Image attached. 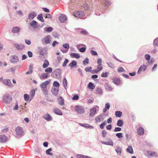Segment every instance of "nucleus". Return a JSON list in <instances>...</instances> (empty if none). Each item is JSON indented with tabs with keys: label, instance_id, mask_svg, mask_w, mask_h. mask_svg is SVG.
<instances>
[{
	"label": "nucleus",
	"instance_id": "1",
	"mask_svg": "<svg viewBox=\"0 0 158 158\" xmlns=\"http://www.w3.org/2000/svg\"><path fill=\"white\" fill-rule=\"evenodd\" d=\"M2 101L6 104H9L12 100L11 96L9 94L4 95L2 98Z\"/></svg>",
	"mask_w": 158,
	"mask_h": 158
},
{
	"label": "nucleus",
	"instance_id": "2",
	"mask_svg": "<svg viewBox=\"0 0 158 158\" xmlns=\"http://www.w3.org/2000/svg\"><path fill=\"white\" fill-rule=\"evenodd\" d=\"M61 69H58L53 71L52 73V77H53L58 78L60 77Z\"/></svg>",
	"mask_w": 158,
	"mask_h": 158
},
{
	"label": "nucleus",
	"instance_id": "3",
	"mask_svg": "<svg viewBox=\"0 0 158 158\" xmlns=\"http://www.w3.org/2000/svg\"><path fill=\"white\" fill-rule=\"evenodd\" d=\"M99 107L98 106H95L90 110V113L89 114V117H93L96 113L97 110H98Z\"/></svg>",
	"mask_w": 158,
	"mask_h": 158
},
{
	"label": "nucleus",
	"instance_id": "4",
	"mask_svg": "<svg viewBox=\"0 0 158 158\" xmlns=\"http://www.w3.org/2000/svg\"><path fill=\"white\" fill-rule=\"evenodd\" d=\"M15 131L16 135L19 137L22 136L23 134V128L20 127H17L15 129Z\"/></svg>",
	"mask_w": 158,
	"mask_h": 158
},
{
	"label": "nucleus",
	"instance_id": "5",
	"mask_svg": "<svg viewBox=\"0 0 158 158\" xmlns=\"http://www.w3.org/2000/svg\"><path fill=\"white\" fill-rule=\"evenodd\" d=\"M51 36L48 35L44 37V39L41 40L42 44L44 45H45L49 44L51 41Z\"/></svg>",
	"mask_w": 158,
	"mask_h": 158
},
{
	"label": "nucleus",
	"instance_id": "6",
	"mask_svg": "<svg viewBox=\"0 0 158 158\" xmlns=\"http://www.w3.org/2000/svg\"><path fill=\"white\" fill-rule=\"evenodd\" d=\"M75 110L79 114H82L84 112V108L80 106H77L75 108Z\"/></svg>",
	"mask_w": 158,
	"mask_h": 158
},
{
	"label": "nucleus",
	"instance_id": "7",
	"mask_svg": "<svg viewBox=\"0 0 158 158\" xmlns=\"http://www.w3.org/2000/svg\"><path fill=\"white\" fill-rule=\"evenodd\" d=\"M67 18L64 15H61L58 18V20L61 23H64L67 20Z\"/></svg>",
	"mask_w": 158,
	"mask_h": 158
},
{
	"label": "nucleus",
	"instance_id": "8",
	"mask_svg": "<svg viewBox=\"0 0 158 158\" xmlns=\"http://www.w3.org/2000/svg\"><path fill=\"white\" fill-rule=\"evenodd\" d=\"M73 15L77 18L81 19L84 16V12L83 11H78L74 14Z\"/></svg>",
	"mask_w": 158,
	"mask_h": 158
},
{
	"label": "nucleus",
	"instance_id": "9",
	"mask_svg": "<svg viewBox=\"0 0 158 158\" xmlns=\"http://www.w3.org/2000/svg\"><path fill=\"white\" fill-rule=\"evenodd\" d=\"M19 60L18 57L16 56H13L10 57V61L12 63H16Z\"/></svg>",
	"mask_w": 158,
	"mask_h": 158
},
{
	"label": "nucleus",
	"instance_id": "10",
	"mask_svg": "<svg viewBox=\"0 0 158 158\" xmlns=\"http://www.w3.org/2000/svg\"><path fill=\"white\" fill-rule=\"evenodd\" d=\"M14 46L18 50H21L23 49L24 48H25V46L23 44H19L17 43L14 44Z\"/></svg>",
	"mask_w": 158,
	"mask_h": 158
},
{
	"label": "nucleus",
	"instance_id": "11",
	"mask_svg": "<svg viewBox=\"0 0 158 158\" xmlns=\"http://www.w3.org/2000/svg\"><path fill=\"white\" fill-rule=\"evenodd\" d=\"M7 137L5 135H0V142L4 143L7 141Z\"/></svg>",
	"mask_w": 158,
	"mask_h": 158
},
{
	"label": "nucleus",
	"instance_id": "12",
	"mask_svg": "<svg viewBox=\"0 0 158 158\" xmlns=\"http://www.w3.org/2000/svg\"><path fill=\"white\" fill-rule=\"evenodd\" d=\"M38 52L40 55L45 56L46 54V48L41 47L38 48Z\"/></svg>",
	"mask_w": 158,
	"mask_h": 158
},
{
	"label": "nucleus",
	"instance_id": "13",
	"mask_svg": "<svg viewBox=\"0 0 158 158\" xmlns=\"http://www.w3.org/2000/svg\"><path fill=\"white\" fill-rule=\"evenodd\" d=\"M37 22L35 20H33L30 23V24L33 29H36L38 27V25L37 24Z\"/></svg>",
	"mask_w": 158,
	"mask_h": 158
},
{
	"label": "nucleus",
	"instance_id": "14",
	"mask_svg": "<svg viewBox=\"0 0 158 158\" xmlns=\"http://www.w3.org/2000/svg\"><path fill=\"white\" fill-rule=\"evenodd\" d=\"M43 118L48 121H50L52 119V116L49 114L47 113L43 116Z\"/></svg>",
	"mask_w": 158,
	"mask_h": 158
},
{
	"label": "nucleus",
	"instance_id": "15",
	"mask_svg": "<svg viewBox=\"0 0 158 158\" xmlns=\"http://www.w3.org/2000/svg\"><path fill=\"white\" fill-rule=\"evenodd\" d=\"M113 82L117 85L121 84V80L118 77H113L112 79Z\"/></svg>",
	"mask_w": 158,
	"mask_h": 158
},
{
	"label": "nucleus",
	"instance_id": "16",
	"mask_svg": "<svg viewBox=\"0 0 158 158\" xmlns=\"http://www.w3.org/2000/svg\"><path fill=\"white\" fill-rule=\"evenodd\" d=\"M101 2L102 3H104V4H103L104 9L107 8L108 6L110 4V2L108 1V0H102Z\"/></svg>",
	"mask_w": 158,
	"mask_h": 158
},
{
	"label": "nucleus",
	"instance_id": "17",
	"mask_svg": "<svg viewBox=\"0 0 158 158\" xmlns=\"http://www.w3.org/2000/svg\"><path fill=\"white\" fill-rule=\"evenodd\" d=\"M104 119V118L103 115H100L96 117L95 118V120L97 122H100L103 121Z\"/></svg>",
	"mask_w": 158,
	"mask_h": 158
},
{
	"label": "nucleus",
	"instance_id": "18",
	"mask_svg": "<svg viewBox=\"0 0 158 158\" xmlns=\"http://www.w3.org/2000/svg\"><path fill=\"white\" fill-rule=\"evenodd\" d=\"M36 16V14L35 12H33L30 13L28 16L29 20H31Z\"/></svg>",
	"mask_w": 158,
	"mask_h": 158
},
{
	"label": "nucleus",
	"instance_id": "19",
	"mask_svg": "<svg viewBox=\"0 0 158 158\" xmlns=\"http://www.w3.org/2000/svg\"><path fill=\"white\" fill-rule=\"evenodd\" d=\"M81 7L82 9L84 10H89V8L88 6V5L86 2H85L83 4L81 5Z\"/></svg>",
	"mask_w": 158,
	"mask_h": 158
},
{
	"label": "nucleus",
	"instance_id": "20",
	"mask_svg": "<svg viewBox=\"0 0 158 158\" xmlns=\"http://www.w3.org/2000/svg\"><path fill=\"white\" fill-rule=\"evenodd\" d=\"M21 28L19 27H15L12 28V31L14 33H17L20 31Z\"/></svg>",
	"mask_w": 158,
	"mask_h": 158
},
{
	"label": "nucleus",
	"instance_id": "21",
	"mask_svg": "<svg viewBox=\"0 0 158 158\" xmlns=\"http://www.w3.org/2000/svg\"><path fill=\"white\" fill-rule=\"evenodd\" d=\"M50 83V81L47 80L42 83L40 85V87L42 89L46 88L47 85Z\"/></svg>",
	"mask_w": 158,
	"mask_h": 158
},
{
	"label": "nucleus",
	"instance_id": "22",
	"mask_svg": "<svg viewBox=\"0 0 158 158\" xmlns=\"http://www.w3.org/2000/svg\"><path fill=\"white\" fill-rule=\"evenodd\" d=\"M2 83L5 85H8L10 86L11 85H12L11 81L10 79H4L2 81Z\"/></svg>",
	"mask_w": 158,
	"mask_h": 158
},
{
	"label": "nucleus",
	"instance_id": "23",
	"mask_svg": "<svg viewBox=\"0 0 158 158\" xmlns=\"http://www.w3.org/2000/svg\"><path fill=\"white\" fill-rule=\"evenodd\" d=\"M138 134L140 135H142L144 133V130L143 128L141 127H139L137 130Z\"/></svg>",
	"mask_w": 158,
	"mask_h": 158
},
{
	"label": "nucleus",
	"instance_id": "24",
	"mask_svg": "<svg viewBox=\"0 0 158 158\" xmlns=\"http://www.w3.org/2000/svg\"><path fill=\"white\" fill-rule=\"evenodd\" d=\"M109 140V141L106 142V141H102L101 143L102 144H106L109 145H111L113 146V142L111 140V139L110 138L108 139Z\"/></svg>",
	"mask_w": 158,
	"mask_h": 158
},
{
	"label": "nucleus",
	"instance_id": "25",
	"mask_svg": "<svg viewBox=\"0 0 158 158\" xmlns=\"http://www.w3.org/2000/svg\"><path fill=\"white\" fill-rule=\"evenodd\" d=\"M53 112L55 114L57 115H62L63 114L62 111L59 109L57 108H54L53 110Z\"/></svg>",
	"mask_w": 158,
	"mask_h": 158
},
{
	"label": "nucleus",
	"instance_id": "26",
	"mask_svg": "<svg viewBox=\"0 0 158 158\" xmlns=\"http://www.w3.org/2000/svg\"><path fill=\"white\" fill-rule=\"evenodd\" d=\"M70 55L72 58H75L77 59H78L80 57V55L78 53L73 52L70 54Z\"/></svg>",
	"mask_w": 158,
	"mask_h": 158
},
{
	"label": "nucleus",
	"instance_id": "27",
	"mask_svg": "<svg viewBox=\"0 0 158 158\" xmlns=\"http://www.w3.org/2000/svg\"><path fill=\"white\" fill-rule=\"evenodd\" d=\"M110 107V105L109 102H107L106 103L105 105V108L103 110L104 113H105L107 110L109 109Z\"/></svg>",
	"mask_w": 158,
	"mask_h": 158
},
{
	"label": "nucleus",
	"instance_id": "28",
	"mask_svg": "<svg viewBox=\"0 0 158 158\" xmlns=\"http://www.w3.org/2000/svg\"><path fill=\"white\" fill-rule=\"evenodd\" d=\"M51 92L52 93V94L55 96H56L58 94V92L59 91L58 89H56L55 88H52L51 89Z\"/></svg>",
	"mask_w": 158,
	"mask_h": 158
},
{
	"label": "nucleus",
	"instance_id": "29",
	"mask_svg": "<svg viewBox=\"0 0 158 158\" xmlns=\"http://www.w3.org/2000/svg\"><path fill=\"white\" fill-rule=\"evenodd\" d=\"M76 29L77 31L80 32L81 34L83 35H87V32L85 30H81L82 29L81 28H77Z\"/></svg>",
	"mask_w": 158,
	"mask_h": 158
},
{
	"label": "nucleus",
	"instance_id": "30",
	"mask_svg": "<svg viewBox=\"0 0 158 158\" xmlns=\"http://www.w3.org/2000/svg\"><path fill=\"white\" fill-rule=\"evenodd\" d=\"M48 73H43L41 76L40 77V78L41 80H43L47 79L48 77Z\"/></svg>",
	"mask_w": 158,
	"mask_h": 158
},
{
	"label": "nucleus",
	"instance_id": "31",
	"mask_svg": "<svg viewBox=\"0 0 158 158\" xmlns=\"http://www.w3.org/2000/svg\"><path fill=\"white\" fill-rule=\"evenodd\" d=\"M53 30V28L52 27H44V31L45 32H52Z\"/></svg>",
	"mask_w": 158,
	"mask_h": 158
},
{
	"label": "nucleus",
	"instance_id": "32",
	"mask_svg": "<svg viewBox=\"0 0 158 158\" xmlns=\"http://www.w3.org/2000/svg\"><path fill=\"white\" fill-rule=\"evenodd\" d=\"M67 81L65 78H64L63 79V85L65 89H66L67 88Z\"/></svg>",
	"mask_w": 158,
	"mask_h": 158
},
{
	"label": "nucleus",
	"instance_id": "33",
	"mask_svg": "<svg viewBox=\"0 0 158 158\" xmlns=\"http://www.w3.org/2000/svg\"><path fill=\"white\" fill-rule=\"evenodd\" d=\"M96 94H102L103 92L102 90L100 87H98L96 89Z\"/></svg>",
	"mask_w": 158,
	"mask_h": 158
},
{
	"label": "nucleus",
	"instance_id": "34",
	"mask_svg": "<svg viewBox=\"0 0 158 158\" xmlns=\"http://www.w3.org/2000/svg\"><path fill=\"white\" fill-rule=\"evenodd\" d=\"M77 64V62L76 61L73 60L69 64V66L72 68H73L76 66Z\"/></svg>",
	"mask_w": 158,
	"mask_h": 158
},
{
	"label": "nucleus",
	"instance_id": "35",
	"mask_svg": "<svg viewBox=\"0 0 158 158\" xmlns=\"http://www.w3.org/2000/svg\"><path fill=\"white\" fill-rule=\"evenodd\" d=\"M127 151L130 154H132L133 153V151L131 146H129L127 149Z\"/></svg>",
	"mask_w": 158,
	"mask_h": 158
},
{
	"label": "nucleus",
	"instance_id": "36",
	"mask_svg": "<svg viewBox=\"0 0 158 158\" xmlns=\"http://www.w3.org/2000/svg\"><path fill=\"white\" fill-rule=\"evenodd\" d=\"M115 151L118 155L120 156L121 155L122 153V149L120 147L118 146L115 149Z\"/></svg>",
	"mask_w": 158,
	"mask_h": 158
},
{
	"label": "nucleus",
	"instance_id": "37",
	"mask_svg": "<svg viewBox=\"0 0 158 158\" xmlns=\"http://www.w3.org/2000/svg\"><path fill=\"white\" fill-rule=\"evenodd\" d=\"M37 19L42 22H44L42 14H40L38 15Z\"/></svg>",
	"mask_w": 158,
	"mask_h": 158
},
{
	"label": "nucleus",
	"instance_id": "38",
	"mask_svg": "<svg viewBox=\"0 0 158 158\" xmlns=\"http://www.w3.org/2000/svg\"><path fill=\"white\" fill-rule=\"evenodd\" d=\"M59 104L60 106H63L64 105V101L61 97H60L59 100Z\"/></svg>",
	"mask_w": 158,
	"mask_h": 158
},
{
	"label": "nucleus",
	"instance_id": "39",
	"mask_svg": "<svg viewBox=\"0 0 158 158\" xmlns=\"http://www.w3.org/2000/svg\"><path fill=\"white\" fill-rule=\"evenodd\" d=\"M33 69L32 65H30L29 69V71L26 72V74L27 75L31 73L33 71Z\"/></svg>",
	"mask_w": 158,
	"mask_h": 158
},
{
	"label": "nucleus",
	"instance_id": "40",
	"mask_svg": "<svg viewBox=\"0 0 158 158\" xmlns=\"http://www.w3.org/2000/svg\"><path fill=\"white\" fill-rule=\"evenodd\" d=\"M88 87L90 89H93L95 88V85L92 83L90 82L88 85Z\"/></svg>",
	"mask_w": 158,
	"mask_h": 158
},
{
	"label": "nucleus",
	"instance_id": "41",
	"mask_svg": "<svg viewBox=\"0 0 158 158\" xmlns=\"http://www.w3.org/2000/svg\"><path fill=\"white\" fill-rule=\"evenodd\" d=\"M49 62L48 61L45 60L43 64V67L44 68H46L49 65Z\"/></svg>",
	"mask_w": 158,
	"mask_h": 158
},
{
	"label": "nucleus",
	"instance_id": "42",
	"mask_svg": "<svg viewBox=\"0 0 158 158\" xmlns=\"http://www.w3.org/2000/svg\"><path fill=\"white\" fill-rule=\"evenodd\" d=\"M123 123L122 120H118L117 123V125L119 127H122L123 125Z\"/></svg>",
	"mask_w": 158,
	"mask_h": 158
},
{
	"label": "nucleus",
	"instance_id": "43",
	"mask_svg": "<svg viewBox=\"0 0 158 158\" xmlns=\"http://www.w3.org/2000/svg\"><path fill=\"white\" fill-rule=\"evenodd\" d=\"M147 153L151 156H155L156 153L155 152H152L151 151H148L147 152Z\"/></svg>",
	"mask_w": 158,
	"mask_h": 158
},
{
	"label": "nucleus",
	"instance_id": "44",
	"mask_svg": "<svg viewBox=\"0 0 158 158\" xmlns=\"http://www.w3.org/2000/svg\"><path fill=\"white\" fill-rule=\"evenodd\" d=\"M115 114L117 117L120 118L122 115V112L120 111H117L115 112Z\"/></svg>",
	"mask_w": 158,
	"mask_h": 158
},
{
	"label": "nucleus",
	"instance_id": "45",
	"mask_svg": "<svg viewBox=\"0 0 158 158\" xmlns=\"http://www.w3.org/2000/svg\"><path fill=\"white\" fill-rule=\"evenodd\" d=\"M83 127H84L86 128H90L91 129H93L94 128L93 126H91L88 124L87 123L84 124Z\"/></svg>",
	"mask_w": 158,
	"mask_h": 158
},
{
	"label": "nucleus",
	"instance_id": "46",
	"mask_svg": "<svg viewBox=\"0 0 158 158\" xmlns=\"http://www.w3.org/2000/svg\"><path fill=\"white\" fill-rule=\"evenodd\" d=\"M105 87L107 90H108L110 91H111L112 90V88L111 86L108 84H106L105 85Z\"/></svg>",
	"mask_w": 158,
	"mask_h": 158
},
{
	"label": "nucleus",
	"instance_id": "47",
	"mask_svg": "<svg viewBox=\"0 0 158 158\" xmlns=\"http://www.w3.org/2000/svg\"><path fill=\"white\" fill-rule=\"evenodd\" d=\"M52 148H50L48 149L46 151V153L50 155H53V154L52 152H50L52 151Z\"/></svg>",
	"mask_w": 158,
	"mask_h": 158
},
{
	"label": "nucleus",
	"instance_id": "48",
	"mask_svg": "<svg viewBox=\"0 0 158 158\" xmlns=\"http://www.w3.org/2000/svg\"><path fill=\"white\" fill-rule=\"evenodd\" d=\"M154 46H158V37L156 38L153 41Z\"/></svg>",
	"mask_w": 158,
	"mask_h": 158
},
{
	"label": "nucleus",
	"instance_id": "49",
	"mask_svg": "<svg viewBox=\"0 0 158 158\" xmlns=\"http://www.w3.org/2000/svg\"><path fill=\"white\" fill-rule=\"evenodd\" d=\"M52 69L51 67H48L45 70V71L48 73H51L52 72Z\"/></svg>",
	"mask_w": 158,
	"mask_h": 158
},
{
	"label": "nucleus",
	"instance_id": "50",
	"mask_svg": "<svg viewBox=\"0 0 158 158\" xmlns=\"http://www.w3.org/2000/svg\"><path fill=\"white\" fill-rule=\"evenodd\" d=\"M24 98L26 102H27L29 99V96L27 94H25L24 95Z\"/></svg>",
	"mask_w": 158,
	"mask_h": 158
},
{
	"label": "nucleus",
	"instance_id": "51",
	"mask_svg": "<svg viewBox=\"0 0 158 158\" xmlns=\"http://www.w3.org/2000/svg\"><path fill=\"white\" fill-rule=\"evenodd\" d=\"M42 90L43 91L44 94L45 96H48V91L46 88L42 89Z\"/></svg>",
	"mask_w": 158,
	"mask_h": 158
},
{
	"label": "nucleus",
	"instance_id": "52",
	"mask_svg": "<svg viewBox=\"0 0 158 158\" xmlns=\"http://www.w3.org/2000/svg\"><path fill=\"white\" fill-rule=\"evenodd\" d=\"M89 59L88 58H86L83 60V65H85L88 64L89 63Z\"/></svg>",
	"mask_w": 158,
	"mask_h": 158
},
{
	"label": "nucleus",
	"instance_id": "53",
	"mask_svg": "<svg viewBox=\"0 0 158 158\" xmlns=\"http://www.w3.org/2000/svg\"><path fill=\"white\" fill-rule=\"evenodd\" d=\"M106 124V121H104L103 122H102L101 124H100V127L101 129H103L104 128V126Z\"/></svg>",
	"mask_w": 158,
	"mask_h": 158
},
{
	"label": "nucleus",
	"instance_id": "54",
	"mask_svg": "<svg viewBox=\"0 0 158 158\" xmlns=\"http://www.w3.org/2000/svg\"><path fill=\"white\" fill-rule=\"evenodd\" d=\"M63 47L65 49H69V44L68 43L64 44L63 45Z\"/></svg>",
	"mask_w": 158,
	"mask_h": 158
},
{
	"label": "nucleus",
	"instance_id": "55",
	"mask_svg": "<svg viewBox=\"0 0 158 158\" xmlns=\"http://www.w3.org/2000/svg\"><path fill=\"white\" fill-rule=\"evenodd\" d=\"M69 62V60L68 59H65V60L64 62L63 63V65H62L63 67H64L65 66H66L67 64Z\"/></svg>",
	"mask_w": 158,
	"mask_h": 158
},
{
	"label": "nucleus",
	"instance_id": "56",
	"mask_svg": "<svg viewBox=\"0 0 158 158\" xmlns=\"http://www.w3.org/2000/svg\"><path fill=\"white\" fill-rule=\"evenodd\" d=\"M116 136L118 137V138H122L123 137V134L121 133H118L116 134Z\"/></svg>",
	"mask_w": 158,
	"mask_h": 158
},
{
	"label": "nucleus",
	"instance_id": "57",
	"mask_svg": "<svg viewBox=\"0 0 158 158\" xmlns=\"http://www.w3.org/2000/svg\"><path fill=\"white\" fill-rule=\"evenodd\" d=\"M102 136L103 138H105L107 134L106 131L105 130H103L102 131Z\"/></svg>",
	"mask_w": 158,
	"mask_h": 158
},
{
	"label": "nucleus",
	"instance_id": "58",
	"mask_svg": "<svg viewBox=\"0 0 158 158\" xmlns=\"http://www.w3.org/2000/svg\"><path fill=\"white\" fill-rule=\"evenodd\" d=\"M109 74L108 73L105 72V73H102L101 74L102 77H106L108 76V74Z\"/></svg>",
	"mask_w": 158,
	"mask_h": 158
},
{
	"label": "nucleus",
	"instance_id": "59",
	"mask_svg": "<svg viewBox=\"0 0 158 158\" xmlns=\"http://www.w3.org/2000/svg\"><path fill=\"white\" fill-rule=\"evenodd\" d=\"M150 56L149 54H146L145 55V59L147 61H148L150 60Z\"/></svg>",
	"mask_w": 158,
	"mask_h": 158
},
{
	"label": "nucleus",
	"instance_id": "60",
	"mask_svg": "<svg viewBox=\"0 0 158 158\" xmlns=\"http://www.w3.org/2000/svg\"><path fill=\"white\" fill-rule=\"evenodd\" d=\"M53 85L55 87H57L59 86L60 84L57 81H55L53 83Z\"/></svg>",
	"mask_w": 158,
	"mask_h": 158
},
{
	"label": "nucleus",
	"instance_id": "61",
	"mask_svg": "<svg viewBox=\"0 0 158 158\" xmlns=\"http://www.w3.org/2000/svg\"><path fill=\"white\" fill-rule=\"evenodd\" d=\"M79 98V96L77 94L74 95L72 98V100L73 101L76 100L78 99Z\"/></svg>",
	"mask_w": 158,
	"mask_h": 158
},
{
	"label": "nucleus",
	"instance_id": "62",
	"mask_svg": "<svg viewBox=\"0 0 158 158\" xmlns=\"http://www.w3.org/2000/svg\"><path fill=\"white\" fill-rule=\"evenodd\" d=\"M90 53L93 56H97L98 55L97 52L93 50H91Z\"/></svg>",
	"mask_w": 158,
	"mask_h": 158
},
{
	"label": "nucleus",
	"instance_id": "63",
	"mask_svg": "<svg viewBox=\"0 0 158 158\" xmlns=\"http://www.w3.org/2000/svg\"><path fill=\"white\" fill-rule=\"evenodd\" d=\"M92 69V68L91 67H86L85 69V70L86 72H91V69Z\"/></svg>",
	"mask_w": 158,
	"mask_h": 158
},
{
	"label": "nucleus",
	"instance_id": "64",
	"mask_svg": "<svg viewBox=\"0 0 158 158\" xmlns=\"http://www.w3.org/2000/svg\"><path fill=\"white\" fill-rule=\"evenodd\" d=\"M154 61V60L153 58H152L150 60L148 61V64L149 65H150L152 64Z\"/></svg>",
	"mask_w": 158,
	"mask_h": 158
}]
</instances>
